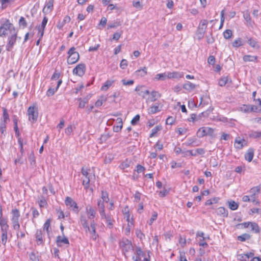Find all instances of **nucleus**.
<instances>
[{
	"mask_svg": "<svg viewBox=\"0 0 261 261\" xmlns=\"http://www.w3.org/2000/svg\"><path fill=\"white\" fill-rule=\"evenodd\" d=\"M56 243L58 246H61L62 244H69L68 239L65 237L64 234H63V236H58L57 237Z\"/></svg>",
	"mask_w": 261,
	"mask_h": 261,
	"instance_id": "16",
	"label": "nucleus"
},
{
	"mask_svg": "<svg viewBox=\"0 0 261 261\" xmlns=\"http://www.w3.org/2000/svg\"><path fill=\"white\" fill-rule=\"evenodd\" d=\"M120 247L122 249L125 257H127V253L134 250L131 242L127 239H123L120 242Z\"/></svg>",
	"mask_w": 261,
	"mask_h": 261,
	"instance_id": "4",
	"label": "nucleus"
},
{
	"mask_svg": "<svg viewBox=\"0 0 261 261\" xmlns=\"http://www.w3.org/2000/svg\"><path fill=\"white\" fill-rule=\"evenodd\" d=\"M116 122L117 123H119V125H114L113 126V130L115 132L118 133L120 132L122 128L123 123L122 119L121 118H118L116 119Z\"/></svg>",
	"mask_w": 261,
	"mask_h": 261,
	"instance_id": "26",
	"label": "nucleus"
},
{
	"mask_svg": "<svg viewBox=\"0 0 261 261\" xmlns=\"http://www.w3.org/2000/svg\"><path fill=\"white\" fill-rule=\"evenodd\" d=\"M207 23L208 21L207 20L203 19L201 20L199 24L197 31L202 32V33L205 32L207 28Z\"/></svg>",
	"mask_w": 261,
	"mask_h": 261,
	"instance_id": "22",
	"label": "nucleus"
},
{
	"mask_svg": "<svg viewBox=\"0 0 261 261\" xmlns=\"http://www.w3.org/2000/svg\"><path fill=\"white\" fill-rule=\"evenodd\" d=\"M30 258L32 261H39L38 256L34 252L30 253Z\"/></svg>",
	"mask_w": 261,
	"mask_h": 261,
	"instance_id": "54",
	"label": "nucleus"
},
{
	"mask_svg": "<svg viewBox=\"0 0 261 261\" xmlns=\"http://www.w3.org/2000/svg\"><path fill=\"white\" fill-rule=\"evenodd\" d=\"M3 120L4 122H8L9 120V115L7 112V110L6 108H3Z\"/></svg>",
	"mask_w": 261,
	"mask_h": 261,
	"instance_id": "43",
	"label": "nucleus"
},
{
	"mask_svg": "<svg viewBox=\"0 0 261 261\" xmlns=\"http://www.w3.org/2000/svg\"><path fill=\"white\" fill-rule=\"evenodd\" d=\"M216 213L217 215L222 216V217H227L228 213L227 210L223 207H219Z\"/></svg>",
	"mask_w": 261,
	"mask_h": 261,
	"instance_id": "31",
	"label": "nucleus"
},
{
	"mask_svg": "<svg viewBox=\"0 0 261 261\" xmlns=\"http://www.w3.org/2000/svg\"><path fill=\"white\" fill-rule=\"evenodd\" d=\"M0 226L1 227V230H8L9 226L7 224V221L4 219L0 220Z\"/></svg>",
	"mask_w": 261,
	"mask_h": 261,
	"instance_id": "37",
	"label": "nucleus"
},
{
	"mask_svg": "<svg viewBox=\"0 0 261 261\" xmlns=\"http://www.w3.org/2000/svg\"><path fill=\"white\" fill-rule=\"evenodd\" d=\"M214 133V129L211 127H201L197 132V135L199 137H203L207 135H212Z\"/></svg>",
	"mask_w": 261,
	"mask_h": 261,
	"instance_id": "10",
	"label": "nucleus"
},
{
	"mask_svg": "<svg viewBox=\"0 0 261 261\" xmlns=\"http://www.w3.org/2000/svg\"><path fill=\"white\" fill-rule=\"evenodd\" d=\"M250 238H251V237H250V234H249L248 233H244L241 236H238V240H239L241 242H244L246 240L250 239Z\"/></svg>",
	"mask_w": 261,
	"mask_h": 261,
	"instance_id": "41",
	"label": "nucleus"
},
{
	"mask_svg": "<svg viewBox=\"0 0 261 261\" xmlns=\"http://www.w3.org/2000/svg\"><path fill=\"white\" fill-rule=\"evenodd\" d=\"M17 38V32L16 30H12L8 38V43L6 45L7 50L11 51L15 45Z\"/></svg>",
	"mask_w": 261,
	"mask_h": 261,
	"instance_id": "2",
	"label": "nucleus"
},
{
	"mask_svg": "<svg viewBox=\"0 0 261 261\" xmlns=\"http://www.w3.org/2000/svg\"><path fill=\"white\" fill-rule=\"evenodd\" d=\"M130 163L126 160L125 162H122L119 166L121 169H124L129 166Z\"/></svg>",
	"mask_w": 261,
	"mask_h": 261,
	"instance_id": "56",
	"label": "nucleus"
},
{
	"mask_svg": "<svg viewBox=\"0 0 261 261\" xmlns=\"http://www.w3.org/2000/svg\"><path fill=\"white\" fill-rule=\"evenodd\" d=\"M240 110L244 113L254 111V107H250L248 105H243L240 108Z\"/></svg>",
	"mask_w": 261,
	"mask_h": 261,
	"instance_id": "30",
	"label": "nucleus"
},
{
	"mask_svg": "<svg viewBox=\"0 0 261 261\" xmlns=\"http://www.w3.org/2000/svg\"><path fill=\"white\" fill-rule=\"evenodd\" d=\"M50 226V220L47 219L44 224L43 229L46 230L47 232H48V229Z\"/></svg>",
	"mask_w": 261,
	"mask_h": 261,
	"instance_id": "60",
	"label": "nucleus"
},
{
	"mask_svg": "<svg viewBox=\"0 0 261 261\" xmlns=\"http://www.w3.org/2000/svg\"><path fill=\"white\" fill-rule=\"evenodd\" d=\"M249 137L254 139H261V130L252 131L249 134Z\"/></svg>",
	"mask_w": 261,
	"mask_h": 261,
	"instance_id": "39",
	"label": "nucleus"
},
{
	"mask_svg": "<svg viewBox=\"0 0 261 261\" xmlns=\"http://www.w3.org/2000/svg\"><path fill=\"white\" fill-rule=\"evenodd\" d=\"M257 59V56H253L251 55H245L243 57V60L245 62H254Z\"/></svg>",
	"mask_w": 261,
	"mask_h": 261,
	"instance_id": "35",
	"label": "nucleus"
},
{
	"mask_svg": "<svg viewBox=\"0 0 261 261\" xmlns=\"http://www.w3.org/2000/svg\"><path fill=\"white\" fill-rule=\"evenodd\" d=\"M104 202L102 201L101 200H98L97 202V206L98 208V212L100 216H105L104 213H105Z\"/></svg>",
	"mask_w": 261,
	"mask_h": 261,
	"instance_id": "25",
	"label": "nucleus"
},
{
	"mask_svg": "<svg viewBox=\"0 0 261 261\" xmlns=\"http://www.w3.org/2000/svg\"><path fill=\"white\" fill-rule=\"evenodd\" d=\"M114 82V80H107L101 87V90L102 91H107L109 88L112 85Z\"/></svg>",
	"mask_w": 261,
	"mask_h": 261,
	"instance_id": "33",
	"label": "nucleus"
},
{
	"mask_svg": "<svg viewBox=\"0 0 261 261\" xmlns=\"http://www.w3.org/2000/svg\"><path fill=\"white\" fill-rule=\"evenodd\" d=\"M104 216H100L101 219L106 220L108 227H109L110 228H112L114 220L111 218L110 215H106V213H104Z\"/></svg>",
	"mask_w": 261,
	"mask_h": 261,
	"instance_id": "19",
	"label": "nucleus"
},
{
	"mask_svg": "<svg viewBox=\"0 0 261 261\" xmlns=\"http://www.w3.org/2000/svg\"><path fill=\"white\" fill-rule=\"evenodd\" d=\"M183 88L189 91H190L193 89H194L196 88V85L190 82H188L187 83H185L184 86Z\"/></svg>",
	"mask_w": 261,
	"mask_h": 261,
	"instance_id": "34",
	"label": "nucleus"
},
{
	"mask_svg": "<svg viewBox=\"0 0 261 261\" xmlns=\"http://www.w3.org/2000/svg\"><path fill=\"white\" fill-rule=\"evenodd\" d=\"M38 203L40 207H43L45 206L47 204L46 200L44 198H42L41 199H40L38 201Z\"/></svg>",
	"mask_w": 261,
	"mask_h": 261,
	"instance_id": "64",
	"label": "nucleus"
},
{
	"mask_svg": "<svg viewBox=\"0 0 261 261\" xmlns=\"http://www.w3.org/2000/svg\"><path fill=\"white\" fill-rule=\"evenodd\" d=\"M161 129H162V126H160V125L156 126L155 127H154L151 130V133L150 135V137H153L155 135V134L156 133H157L160 130H161Z\"/></svg>",
	"mask_w": 261,
	"mask_h": 261,
	"instance_id": "46",
	"label": "nucleus"
},
{
	"mask_svg": "<svg viewBox=\"0 0 261 261\" xmlns=\"http://www.w3.org/2000/svg\"><path fill=\"white\" fill-rule=\"evenodd\" d=\"M242 41H241V39L239 38H238L237 39L235 40L233 42H232V46L233 47H239L241 45H242Z\"/></svg>",
	"mask_w": 261,
	"mask_h": 261,
	"instance_id": "52",
	"label": "nucleus"
},
{
	"mask_svg": "<svg viewBox=\"0 0 261 261\" xmlns=\"http://www.w3.org/2000/svg\"><path fill=\"white\" fill-rule=\"evenodd\" d=\"M248 43L252 47L255 48H259V45L257 42L253 38H250L248 40Z\"/></svg>",
	"mask_w": 261,
	"mask_h": 261,
	"instance_id": "38",
	"label": "nucleus"
},
{
	"mask_svg": "<svg viewBox=\"0 0 261 261\" xmlns=\"http://www.w3.org/2000/svg\"><path fill=\"white\" fill-rule=\"evenodd\" d=\"M43 234L41 230H37L36 232L35 237L38 245H41L43 243Z\"/></svg>",
	"mask_w": 261,
	"mask_h": 261,
	"instance_id": "21",
	"label": "nucleus"
},
{
	"mask_svg": "<svg viewBox=\"0 0 261 261\" xmlns=\"http://www.w3.org/2000/svg\"><path fill=\"white\" fill-rule=\"evenodd\" d=\"M136 72L138 75L143 76L147 74V68L146 67H144L142 69L137 70Z\"/></svg>",
	"mask_w": 261,
	"mask_h": 261,
	"instance_id": "47",
	"label": "nucleus"
},
{
	"mask_svg": "<svg viewBox=\"0 0 261 261\" xmlns=\"http://www.w3.org/2000/svg\"><path fill=\"white\" fill-rule=\"evenodd\" d=\"M168 79L167 77V72H164L162 73H159L155 75L154 77V81H165Z\"/></svg>",
	"mask_w": 261,
	"mask_h": 261,
	"instance_id": "29",
	"label": "nucleus"
},
{
	"mask_svg": "<svg viewBox=\"0 0 261 261\" xmlns=\"http://www.w3.org/2000/svg\"><path fill=\"white\" fill-rule=\"evenodd\" d=\"M231 82V80L229 81V79L227 76H224L221 77L218 82V84L220 86H224L228 82Z\"/></svg>",
	"mask_w": 261,
	"mask_h": 261,
	"instance_id": "36",
	"label": "nucleus"
},
{
	"mask_svg": "<svg viewBox=\"0 0 261 261\" xmlns=\"http://www.w3.org/2000/svg\"><path fill=\"white\" fill-rule=\"evenodd\" d=\"M12 223L13 228L14 230L18 231L20 228L19 223V219L20 217V213L18 210L14 209L12 211Z\"/></svg>",
	"mask_w": 261,
	"mask_h": 261,
	"instance_id": "5",
	"label": "nucleus"
},
{
	"mask_svg": "<svg viewBox=\"0 0 261 261\" xmlns=\"http://www.w3.org/2000/svg\"><path fill=\"white\" fill-rule=\"evenodd\" d=\"M229 207L231 210L234 211L238 208V204H237V203H236L234 201H231L229 202Z\"/></svg>",
	"mask_w": 261,
	"mask_h": 261,
	"instance_id": "49",
	"label": "nucleus"
},
{
	"mask_svg": "<svg viewBox=\"0 0 261 261\" xmlns=\"http://www.w3.org/2000/svg\"><path fill=\"white\" fill-rule=\"evenodd\" d=\"M29 120L32 123H34L37 120L38 117V111L37 107L35 106L30 107L27 111Z\"/></svg>",
	"mask_w": 261,
	"mask_h": 261,
	"instance_id": "3",
	"label": "nucleus"
},
{
	"mask_svg": "<svg viewBox=\"0 0 261 261\" xmlns=\"http://www.w3.org/2000/svg\"><path fill=\"white\" fill-rule=\"evenodd\" d=\"M218 201V199L217 198H213L211 199L207 200L205 202V205H211L213 204V203H216Z\"/></svg>",
	"mask_w": 261,
	"mask_h": 261,
	"instance_id": "51",
	"label": "nucleus"
},
{
	"mask_svg": "<svg viewBox=\"0 0 261 261\" xmlns=\"http://www.w3.org/2000/svg\"><path fill=\"white\" fill-rule=\"evenodd\" d=\"M162 105L161 103H156L154 105L150 107L148 109V113L149 114H153L161 111Z\"/></svg>",
	"mask_w": 261,
	"mask_h": 261,
	"instance_id": "15",
	"label": "nucleus"
},
{
	"mask_svg": "<svg viewBox=\"0 0 261 261\" xmlns=\"http://www.w3.org/2000/svg\"><path fill=\"white\" fill-rule=\"evenodd\" d=\"M12 30H15L13 24L11 23L9 20H7L0 27V36H6V35L8 34V31H9L10 34Z\"/></svg>",
	"mask_w": 261,
	"mask_h": 261,
	"instance_id": "7",
	"label": "nucleus"
},
{
	"mask_svg": "<svg viewBox=\"0 0 261 261\" xmlns=\"http://www.w3.org/2000/svg\"><path fill=\"white\" fill-rule=\"evenodd\" d=\"M85 213L87 216L88 219L93 220L95 217L96 212L95 210L90 205H87L85 208Z\"/></svg>",
	"mask_w": 261,
	"mask_h": 261,
	"instance_id": "11",
	"label": "nucleus"
},
{
	"mask_svg": "<svg viewBox=\"0 0 261 261\" xmlns=\"http://www.w3.org/2000/svg\"><path fill=\"white\" fill-rule=\"evenodd\" d=\"M80 223L86 232H89L91 235V238L93 240H96L98 237L96 232V223L94 220L91 221L90 225H89L88 220L86 215L81 214L80 217Z\"/></svg>",
	"mask_w": 261,
	"mask_h": 261,
	"instance_id": "1",
	"label": "nucleus"
},
{
	"mask_svg": "<svg viewBox=\"0 0 261 261\" xmlns=\"http://www.w3.org/2000/svg\"><path fill=\"white\" fill-rule=\"evenodd\" d=\"M238 259L241 261H248V256L247 255L244 254H239L238 255Z\"/></svg>",
	"mask_w": 261,
	"mask_h": 261,
	"instance_id": "55",
	"label": "nucleus"
},
{
	"mask_svg": "<svg viewBox=\"0 0 261 261\" xmlns=\"http://www.w3.org/2000/svg\"><path fill=\"white\" fill-rule=\"evenodd\" d=\"M232 35V31L230 30H225L223 33V36L226 39H228L231 37Z\"/></svg>",
	"mask_w": 261,
	"mask_h": 261,
	"instance_id": "48",
	"label": "nucleus"
},
{
	"mask_svg": "<svg viewBox=\"0 0 261 261\" xmlns=\"http://www.w3.org/2000/svg\"><path fill=\"white\" fill-rule=\"evenodd\" d=\"M136 234L138 238H139L140 240H142L145 238L144 234L140 230L137 229L136 230Z\"/></svg>",
	"mask_w": 261,
	"mask_h": 261,
	"instance_id": "62",
	"label": "nucleus"
},
{
	"mask_svg": "<svg viewBox=\"0 0 261 261\" xmlns=\"http://www.w3.org/2000/svg\"><path fill=\"white\" fill-rule=\"evenodd\" d=\"M247 145V142L244 139H241L240 137L237 138L234 141V146L236 148L241 149L244 146Z\"/></svg>",
	"mask_w": 261,
	"mask_h": 261,
	"instance_id": "14",
	"label": "nucleus"
},
{
	"mask_svg": "<svg viewBox=\"0 0 261 261\" xmlns=\"http://www.w3.org/2000/svg\"><path fill=\"white\" fill-rule=\"evenodd\" d=\"M101 199L102 201L105 202H108L109 201V198L108 196V194L107 192L102 191H101Z\"/></svg>",
	"mask_w": 261,
	"mask_h": 261,
	"instance_id": "44",
	"label": "nucleus"
},
{
	"mask_svg": "<svg viewBox=\"0 0 261 261\" xmlns=\"http://www.w3.org/2000/svg\"><path fill=\"white\" fill-rule=\"evenodd\" d=\"M90 169H85L84 167L82 168V174L85 177L83 179V185L85 189H88L89 187V182L90 181L91 175L89 173Z\"/></svg>",
	"mask_w": 261,
	"mask_h": 261,
	"instance_id": "8",
	"label": "nucleus"
},
{
	"mask_svg": "<svg viewBox=\"0 0 261 261\" xmlns=\"http://www.w3.org/2000/svg\"><path fill=\"white\" fill-rule=\"evenodd\" d=\"M19 24L23 28L27 27V24L24 17H21L19 20Z\"/></svg>",
	"mask_w": 261,
	"mask_h": 261,
	"instance_id": "58",
	"label": "nucleus"
},
{
	"mask_svg": "<svg viewBox=\"0 0 261 261\" xmlns=\"http://www.w3.org/2000/svg\"><path fill=\"white\" fill-rule=\"evenodd\" d=\"M127 61L125 59H123L122 60L121 63H120V67L121 68L124 69L125 68H126V67H127Z\"/></svg>",
	"mask_w": 261,
	"mask_h": 261,
	"instance_id": "63",
	"label": "nucleus"
},
{
	"mask_svg": "<svg viewBox=\"0 0 261 261\" xmlns=\"http://www.w3.org/2000/svg\"><path fill=\"white\" fill-rule=\"evenodd\" d=\"M140 115H136L131 121V124L133 125H136L140 120Z\"/></svg>",
	"mask_w": 261,
	"mask_h": 261,
	"instance_id": "61",
	"label": "nucleus"
},
{
	"mask_svg": "<svg viewBox=\"0 0 261 261\" xmlns=\"http://www.w3.org/2000/svg\"><path fill=\"white\" fill-rule=\"evenodd\" d=\"M145 256V253L139 247L136 248L134 255L132 257L133 261H142L141 257Z\"/></svg>",
	"mask_w": 261,
	"mask_h": 261,
	"instance_id": "9",
	"label": "nucleus"
},
{
	"mask_svg": "<svg viewBox=\"0 0 261 261\" xmlns=\"http://www.w3.org/2000/svg\"><path fill=\"white\" fill-rule=\"evenodd\" d=\"M184 76V73L179 72H167V77L169 79H179Z\"/></svg>",
	"mask_w": 261,
	"mask_h": 261,
	"instance_id": "17",
	"label": "nucleus"
},
{
	"mask_svg": "<svg viewBox=\"0 0 261 261\" xmlns=\"http://www.w3.org/2000/svg\"><path fill=\"white\" fill-rule=\"evenodd\" d=\"M1 243L3 245H5L8 240V230H1Z\"/></svg>",
	"mask_w": 261,
	"mask_h": 261,
	"instance_id": "32",
	"label": "nucleus"
},
{
	"mask_svg": "<svg viewBox=\"0 0 261 261\" xmlns=\"http://www.w3.org/2000/svg\"><path fill=\"white\" fill-rule=\"evenodd\" d=\"M150 94H151V96L150 97L148 98L147 100L151 102L155 101L157 98H159L161 96V94L156 91H152L151 93H150Z\"/></svg>",
	"mask_w": 261,
	"mask_h": 261,
	"instance_id": "27",
	"label": "nucleus"
},
{
	"mask_svg": "<svg viewBox=\"0 0 261 261\" xmlns=\"http://www.w3.org/2000/svg\"><path fill=\"white\" fill-rule=\"evenodd\" d=\"M250 227L251 228V230L255 233H258L259 232V228L258 224L255 222H251Z\"/></svg>",
	"mask_w": 261,
	"mask_h": 261,
	"instance_id": "40",
	"label": "nucleus"
},
{
	"mask_svg": "<svg viewBox=\"0 0 261 261\" xmlns=\"http://www.w3.org/2000/svg\"><path fill=\"white\" fill-rule=\"evenodd\" d=\"M48 21V18L44 17L41 23V26L39 27V33L40 34V37H42L44 34V30Z\"/></svg>",
	"mask_w": 261,
	"mask_h": 261,
	"instance_id": "23",
	"label": "nucleus"
},
{
	"mask_svg": "<svg viewBox=\"0 0 261 261\" xmlns=\"http://www.w3.org/2000/svg\"><path fill=\"white\" fill-rule=\"evenodd\" d=\"M68 54L67 63L68 64L75 63L79 60V54L77 52L75 51V48L74 47L70 48L68 51Z\"/></svg>",
	"mask_w": 261,
	"mask_h": 261,
	"instance_id": "6",
	"label": "nucleus"
},
{
	"mask_svg": "<svg viewBox=\"0 0 261 261\" xmlns=\"http://www.w3.org/2000/svg\"><path fill=\"white\" fill-rule=\"evenodd\" d=\"M74 128L75 127L74 126L72 125H69L68 127L66 128L65 130V133L67 135H70Z\"/></svg>",
	"mask_w": 261,
	"mask_h": 261,
	"instance_id": "50",
	"label": "nucleus"
},
{
	"mask_svg": "<svg viewBox=\"0 0 261 261\" xmlns=\"http://www.w3.org/2000/svg\"><path fill=\"white\" fill-rule=\"evenodd\" d=\"M54 0H48L43 9V12L48 13L51 12L53 8Z\"/></svg>",
	"mask_w": 261,
	"mask_h": 261,
	"instance_id": "18",
	"label": "nucleus"
},
{
	"mask_svg": "<svg viewBox=\"0 0 261 261\" xmlns=\"http://www.w3.org/2000/svg\"><path fill=\"white\" fill-rule=\"evenodd\" d=\"M224 20V10H223L221 12V23L220 24L219 29H221L223 27Z\"/></svg>",
	"mask_w": 261,
	"mask_h": 261,
	"instance_id": "57",
	"label": "nucleus"
},
{
	"mask_svg": "<svg viewBox=\"0 0 261 261\" xmlns=\"http://www.w3.org/2000/svg\"><path fill=\"white\" fill-rule=\"evenodd\" d=\"M88 98H85L83 99H82L81 98L79 99V100L80 101V102L79 103V108H84L85 106V105L88 102Z\"/></svg>",
	"mask_w": 261,
	"mask_h": 261,
	"instance_id": "45",
	"label": "nucleus"
},
{
	"mask_svg": "<svg viewBox=\"0 0 261 261\" xmlns=\"http://www.w3.org/2000/svg\"><path fill=\"white\" fill-rule=\"evenodd\" d=\"M86 70L85 65L84 64H80L77 65L73 70V73L79 76H83Z\"/></svg>",
	"mask_w": 261,
	"mask_h": 261,
	"instance_id": "12",
	"label": "nucleus"
},
{
	"mask_svg": "<svg viewBox=\"0 0 261 261\" xmlns=\"http://www.w3.org/2000/svg\"><path fill=\"white\" fill-rule=\"evenodd\" d=\"M243 17L245 19L246 21L250 24L251 23V17L250 15V13L248 11H246L244 12L243 13Z\"/></svg>",
	"mask_w": 261,
	"mask_h": 261,
	"instance_id": "42",
	"label": "nucleus"
},
{
	"mask_svg": "<svg viewBox=\"0 0 261 261\" xmlns=\"http://www.w3.org/2000/svg\"><path fill=\"white\" fill-rule=\"evenodd\" d=\"M65 202L67 206L72 207V210L74 212L76 213L79 212L77 203L71 198L69 197H66Z\"/></svg>",
	"mask_w": 261,
	"mask_h": 261,
	"instance_id": "13",
	"label": "nucleus"
},
{
	"mask_svg": "<svg viewBox=\"0 0 261 261\" xmlns=\"http://www.w3.org/2000/svg\"><path fill=\"white\" fill-rule=\"evenodd\" d=\"M181 154L182 157H186L189 155L196 156V153H192V152H190V150L183 151L182 152Z\"/></svg>",
	"mask_w": 261,
	"mask_h": 261,
	"instance_id": "59",
	"label": "nucleus"
},
{
	"mask_svg": "<svg viewBox=\"0 0 261 261\" xmlns=\"http://www.w3.org/2000/svg\"><path fill=\"white\" fill-rule=\"evenodd\" d=\"M142 86H138L135 88V91H137L138 95L142 96L143 98H145L146 95H149L150 92L148 90H144Z\"/></svg>",
	"mask_w": 261,
	"mask_h": 261,
	"instance_id": "20",
	"label": "nucleus"
},
{
	"mask_svg": "<svg viewBox=\"0 0 261 261\" xmlns=\"http://www.w3.org/2000/svg\"><path fill=\"white\" fill-rule=\"evenodd\" d=\"M254 156V149L253 148H249L247 152L245 154V158L246 160L250 162Z\"/></svg>",
	"mask_w": 261,
	"mask_h": 261,
	"instance_id": "24",
	"label": "nucleus"
},
{
	"mask_svg": "<svg viewBox=\"0 0 261 261\" xmlns=\"http://www.w3.org/2000/svg\"><path fill=\"white\" fill-rule=\"evenodd\" d=\"M259 192L260 188L258 187H255L251 188L250 190V197H251V198H256V195H257L259 194Z\"/></svg>",
	"mask_w": 261,
	"mask_h": 261,
	"instance_id": "28",
	"label": "nucleus"
},
{
	"mask_svg": "<svg viewBox=\"0 0 261 261\" xmlns=\"http://www.w3.org/2000/svg\"><path fill=\"white\" fill-rule=\"evenodd\" d=\"M157 217H158V213L155 212H154L152 213L151 217L148 222L149 225H152L153 221H154L156 219Z\"/></svg>",
	"mask_w": 261,
	"mask_h": 261,
	"instance_id": "53",
	"label": "nucleus"
}]
</instances>
